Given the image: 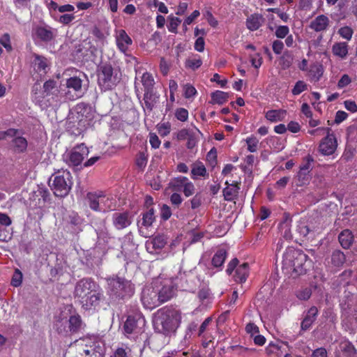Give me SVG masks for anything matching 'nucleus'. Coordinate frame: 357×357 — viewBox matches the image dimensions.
Here are the masks:
<instances>
[{"label":"nucleus","instance_id":"f257e3e1","mask_svg":"<svg viewBox=\"0 0 357 357\" xmlns=\"http://www.w3.org/2000/svg\"><path fill=\"white\" fill-rule=\"evenodd\" d=\"M75 297L82 307L89 310L98 305L102 296L100 287L93 280L85 278L79 280L75 287Z\"/></svg>","mask_w":357,"mask_h":357},{"label":"nucleus","instance_id":"f03ea898","mask_svg":"<svg viewBox=\"0 0 357 357\" xmlns=\"http://www.w3.org/2000/svg\"><path fill=\"white\" fill-rule=\"evenodd\" d=\"M310 266L308 256L301 250L290 249L284 255L283 270L293 278L305 274Z\"/></svg>","mask_w":357,"mask_h":357},{"label":"nucleus","instance_id":"7ed1b4c3","mask_svg":"<svg viewBox=\"0 0 357 357\" xmlns=\"http://www.w3.org/2000/svg\"><path fill=\"white\" fill-rule=\"evenodd\" d=\"M97 82L102 90L114 89L121 80V68L110 61H102L97 67Z\"/></svg>","mask_w":357,"mask_h":357},{"label":"nucleus","instance_id":"20e7f679","mask_svg":"<svg viewBox=\"0 0 357 357\" xmlns=\"http://www.w3.org/2000/svg\"><path fill=\"white\" fill-rule=\"evenodd\" d=\"M181 313L172 308H162L155 316L153 324L156 331L165 335L174 333L181 322Z\"/></svg>","mask_w":357,"mask_h":357},{"label":"nucleus","instance_id":"39448f33","mask_svg":"<svg viewBox=\"0 0 357 357\" xmlns=\"http://www.w3.org/2000/svg\"><path fill=\"white\" fill-rule=\"evenodd\" d=\"M95 337L87 336L75 340L72 345L77 352L76 357H104L105 349Z\"/></svg>","mask_w":357,"mask_h":357},{"label":"nucleus","instance_id":"423d86ee","mask_svg":"<svg viewBox=\"0 0 357 357\" xmlns=\"http://www.w3.org/2000/svg\"><path fill=\"white\" fill-rule=\"evenodd\" d=\"M72 185V176L70 172H58L54 176L52 190L56 197H63L68 195L71 190Z\"/></svg>","mask_w":357,"mask_h":357},{"label":"nucleus","instance_id":"0eeeda50","mask_svg":"<svg viewBox=\"0 0 357 357\" xmlns=\"http://www.w3.org/2000/svg\"><path fill=\"white\" fill-rule=\"evenodd\" d=\"M145 324V319L140 313L129 315L123 325L125 335L129 338L135 337L144 331Z\"/></svg>","mask_w":357,"mask_h":357},{"label":"nucleus","instance_id":"6e6552de","mask_svg":"<svg viewBox=\"0 0 357 357\" xmlns=\"http://www.w3.org/2000/svg\"><path fill=\"white\" fill-rule=\"evenodd\" d=\"M108 291L110 295L122 298L130 296L134 293L132 284L120 278L108 280Z\"/></svg>","mask_w":357,"mask_h":357},{"label":"nucleus","instance_id":"1a4fd4ad","mask_svg":"<svg viewBox=\"0 0 357 357\" xmlns=\"http://www.w3.org/2000/svg\"><path fill=\"white\" fill-rule=\"evenodd\" d=\"M329 128H319L315 130H310V135H316L318 132H323L327 134L326 137L321 140L319 144V150L324 155H331L335 153L337 149V140L333 134H330Z\"/></svg>","mask_w":357,"mask_h":357},{"label":"nucleus","instance_id":"9d476101","mask_svg":"<svg viewBox=\"0 0 357 357\" xmlns=\"http://www.w3.org/2000/svg\"><path fill=\"white\" fill-rule=\"evenodd\" d=\"M154 285L156 286L158 290L160 305L168 301L175 295L176 288L172 279L162 280L160 278H158L154 280Z\"/></svg>","mask_w":357,"mask_h":357},{"label":"nucleus","instance_id":"9b49d317","mask_svg":"<svg viewBox=\"0 0 357 357\" xmlns=\"http://www.w3.org/2000/svg\"><path fill=\"white\" fill-rule=\"evenodd\" d=\"M86 199L89 207L96 211L105 212L110 207L107 205L109 199L102 192H88Z\"/></svg>","mask_w":357,"mask_h":357},{"label":"nucleus","instance_id":"f8f14e48","mask_svg":"<svg viewBox=\"0 0 357 357\" xmlns=\"http://www.w3.org/2000/svg\"><path fill=\"white\" fill-rule=\"evenodd\" d=\"M239 261L237 258H234L227 265L226 272L228 275H231L235 269V274L233 278L236 282H244L248 275L249 265L248 263H243L237 267Z\"/></svg>","mask_w":357,"mask_h":357},{"label":"nucleus","instance_id":"ddd939ff","mask_svg":"<svg viewBox=\"0 0 357 357\" xmlns=\"http://www.w3.org/2000/svg\"><path fill=\"white\" fill-rule=\"evenodd\" d=\"M158 290L154 281L151 285L146 286L142 293V302L146 309L152 310L160 305Z\"/></svg>","mask_w":357,"mask_h":357},{"label":"nucleus","instance_id":"4468645a","mask_svg":"<svg viewBox=\"0 0 357 357\" xmlns=\"http://www.w3.org/2000/svg\"><path fill=\"white\" fill-rule=\"evenodd\" d=\"M67 91L65 93L66 100H75L82 96V80L78 77H72L66 80Z\"/></svg>","mask_w":357,"mask_h":357},{"label":"nucleus","instance_id":"2eb2a0df","mask_svg":"<svg viewBox=\"0 0 357 357\" xmlns=\"http://www.w3.org/2000/svg\"><path fill=\"white\" fill-rule=\"evenodd\" d=\"M89 153V151L84 144L77 145L68 154L67 163L70 166L77 167L82 164Z\"/></svg>","mask_w":357,"mask_h":357},{"label":"nucleus","instance_id":"dca6fc26","mask_svg":"<svg viewBox=\"0 0 357 357\" xmlns=\"http://www.w3.org/2000/svg\"><path fill=\"white\" fill-rule=\"evenodd\" d=\"M330 23L328 16L319 15L310 21L309 27L315 32H324L329 28Z\"/></svg>","mask_w":357,"mask_h":357},{"label":"nucleus","instance_id":"f3484780","mask_svg":"<svg viewBox=\"0 0 357 357\" xmlns=\"http://www.w3.org/2000/svg\"><path fill=\"white\" fill-rule=\"evenodd\" d=\"M211 321V318L206 319L199 329L198 335L202 337V344L204 347H207L213 339L211 328L209 327Z\"/></svg>","mask_w":357,"mask_h":357},{"label":"nucleus","instance_id":"a211bd4d","mask_svg":"<svg viewBox=\"0 0 357 357\" xmlns=\"http://www.w3.org/2000/svg\"><path fill=\"white\" fill-rule=\"evenodd\" d=\"M116 40L119 50L123 53H126L128 51L129 45L132 43L130 37L123 29L119 31Z\"/></svg>","mask_w":357,"mask_h":357},{"label":"nucleus","instance_id":"6ab92c4d","mask_svg":"<svg viewBox=\"0 0 357 357\" xmlns=\"http://www.w3.org/2000/svg\"><path fill=\"white\" fill-rule=\"evenodd\" d=\"M166 244V239L162 236H158L153 239L148 241L146 248L149 252L154 253L161 250Z\"/></svg>","mask_w":357,"mask_h":357},{"label":"nucleus","instance_id":"aec40b11","mask_svg":"<svg viewBox=\"0 0 357 357\" xmlns=\"http://www.w3.org/2000/svg\"><path fill=\"white\" fill-rule=\"evenodd\" d=\"M239 183L240 181H232L231 183L228 180L225 182V185H227L225 188V199L231 200L237 196Z\"/></svg>","mask_w":357,"mask_h":357},{"label":"nucleus","instance_id":"412c9836","mask_svg":"<svg viewBox=\"0 0 357 357\" xmlns=\"http://www.w3.org/2000/svg\"><path fill=\"white\" fill-rule=\"evenodd\" d=\"M34 33L36 36L43 42L51 41L54 36L53 31L51 28H47L44 26H37L34 29Z\"/></svg>","mask_w":357,"mask_h":357},{"label":"nucleus","instance_id":"4be33fe9","mask_svg":"<svg viewBox=\"0 0 357 357\" xmlns=\"http://www.w3.org/2000/svg\"><path fill=\"white\" fill-rule=\"evenodd\" d=\"M264 22V18L261 15L253 14L246 20V26L250 31L257 30Z\"/></svg>","mask_w":357,"mask_h":357},{"label":"nucleus","instance_id":"5701e85b","mask_svg":"<svg viewBox=\"0 0 357 357\" xmlns=\"http://www.w3.org/2000/svg\"><path fill=\"white\" fill-rule=\"evenodd\" d=\"M11 142L13 150L17 153H24L28 146V142L26 138L22 136H15Z\"/></svg>","mask_w":357,"mask_h":357},{"label":"nucleus","instance_id":"b1692460","mask_svg":"<svg viewBox=\"0 0 357 357\" xmlns=\"http://www.w3.org/2000/svg\"><path fill=\"white\" fill-rule=\"evenodd\" d=\"M159 96L154 90L144 91V101L146 108L152 111L155 105L158 102Z\"/></svg>","mask_w":357,"mask_h":357},{"label":"nucleus","instance_id":"393cba45","mask_svg":"<svg viewBox=\"0 0 357 357\" xmlns=\"http://www.w3.org/2000/svg\"><path fill=\"white\" fill-rule=\"evenodd\" d=\"M348 51V45L345 42H337L333 45L332 52L333 55L341 59L347 58Z\"/></svg>","mask_w":357,"mask_h":357},{"label":"nucleus","instance_id":"a878e982","mask_svg":"<svg viewBox=\"0 0 357 357\" xmlns=\"http://www.w3.org/2000/svg\"><path fill=\"white\" fill-rule=\"evenodd\" d=\"M317 313L318 310L316 307L313 306L309 309L307 314L301 323L302 330L306 331L310 328L312 323L315 321Z\"/></svg>","mask_w":357,"mask_h":357},{"label":"nucleus","instance_id":"bb28decb","mask_svg":"<svg viewBox=\"0 0 357 357\" xmlns=\"http://www.w3.org/2000/svg\"><path fill=\"white\" fill-rule=\"evenodd\" d=\"M338 239L342 247L348 249L354 241V235L349 229H344L339 234Z\"/></svg>","mask_w":357,"mask_h":357},{"label":"nucleus","instance_id":"cd10ccee","mask_svg":"<svg viewBox=\"0 0 357 357\" xmlns=\"http://www.w3.org/2000/svg\"><path fill=\"white\" fill-rule=\"evenodd\" d=\"M206 175V169L202 162L197 160L192 163L191 169L192 178L197 179L199 176L205 177Z\"/></svg>","mask_w":357,"mask_h":357},{"label":"nucleus","instance_id":"c85d7f7f","mask_svg":"<svg viewBox=\"0 0 357 357\" xmlns=\"http://www.w3.org/2000/svg\"><path fill=\"white\" fill-rule=\"evenodd\" d=\"M286 114L287 112L284 109H272L266 112L265 116L269 121L278 122L284 120Z\"/></svg>","mask_w":357,"mask_h":357},{"label":"nucleus","instance_id":"c756f323","mask_svg":"<svg viewBox=\"0 0 357 357\" xmlns=\"http://www.w3.org/2000/svg\"><path fill=\"white\" fill-rule=\"evenodd\" d=\"M296 238L306 237L308 234H314V231L307 225H294L293 228Z\"/></svg>","mask_w":357,"mask_h":357},{"label":"nucleus","instance_id":"7c9ffc66","mask_svg":"<svg viewBox=\"0 0 357 357\" xmlns=\"http://www.w3.org/2000/svg\"><path fill=\"white\" fill-rule=\"evenodd\" d=\"M33 68L38 73H46V68H47V61L44 56L36 55L33 60Z\"/></svg>","mask_w":357,"mask_h":357},{"label":"nucleus","instance_id":"2f4dec72","mask_svg":"<svg viewBox=\"0 0 357 357\" xmlns=\"http://www.w3.org/2000/svg\"><path fill=\"white\" fill-rule=\"evenodd\" d=\"M340 347L342 351L347 357H354V356L357 354V350L353 344L348 340L342 342L340 344Z\"/></svg>","mask_w":357,"mask_h":357},{"label":"nucleus","instance_id":"473e14b6","mask_svg":"<svg viewBox=\"0 0 357 357\" xmlns=\"http://www.w3.org/2000/svg\"><path fill=\"white\" fill-rule=\"evenodd\" d=\"M202 65V60L199 55H195L185 61V67L192 70H196Z\"/></svg>","mask_w":357,"mask_h":357},{"label":"nucleus","instance_id":"72a5a7b5","mask_svg":"<svg viewBox=\"0 0 357 357\" xmlns=\"http://www.w3.org/2000/svg\"><path fill=\"white\" fill-rule=\"evenodd\" d=\"M57 91L56 82L53 79L46 81L43 84V97L48 96Z\"/></svg>","mask_w":357,"mask_h":357},{"label":"nucleus","instance_id":"f704fd0d","mask_svg":"<svg viewBox=\"0 0 357 357\" xmlns=\"http://www.w3.org/2000/svg\"><path fill=\"white\" fill-rule=\"evenodd\" d=\"M142 83L144 91L153 90L155 82L151 73L146 72L142 75Z\"/></svg>","mask_w":357,"mask_h":357},{"label":"nucleus","instance_id":"c9c22d12","mask_svg":"<svg viewBox=\"0 0 357 357\" xmlns=\"http://www.w3.org/2000/svg\"><path fill=\"white\" fill-rule=\"evenodd\" d=\"M310 160L308 161L301 166L300 170L298 173V177L300 180H302L301 184H305L306 181H307L308 178L307 177V174L310 172Z\"/></svg>","mask_w":357,"mask_h":357},{"label":"nucleus","instance_id":"e433bc0d","mask_svg":"<svg viewBox=\"0 0 357 357\" xmlns=\"http://www.w3.org/2000/svg\"><path fill=\"white\" fill-rule=\"evenodd\" d=\"M63 321L68 323L69 329L72 332L77 331L81 325V319L79 316H71L68 321L62 319L61 322Z\"/></svg>","mask_w":357,"mask_h":357},{"label":"nucleus","instance_id":"4c0bfd02","mask_svg":"<svg viewBox=\"0 0 357 357\" xmlns=\"http://www.w3.org/2000/svg\"><path fill=\"white\" fill-rule=\"evenodd\" d=\"M345 259L344 254L340 250H335L332 254L331 261L336 266L342 265L344 263Z\"/></svg>","mask_w":357,"mask_h":357},{"label":"nucleus","instance_id":"58836bf2","mask_svg":"<svg viewBox=\"0 0 357 357\" xmlns=\"http://www.w3.org/2000/svg\"><path fill=\"white\" fill-rule=\"evenodd\" d=\"M168 19L169 24H167V29L169 31L173 33H177L178 26L181 24V20L178 17L172 15H169Z\"/></svg>","mask_w":357,"mask_h":357},{"label":"nucleus","instance_id":"ea45409f","mask_svg":"<svg viewBox=\"0 0 357 357\" xmlns=\"http://www.w3.org/2000/svg\"><path fill=\"white\" fill-rule=\"evenodd\" d=\"M293 56L289 52H285L280 59V65L283 70L289 68L293 63Z\"/></svg>","mask_w":357,"mask_h":357},{"label":"nucleus","instance_id":"a19ab883","mask_svg":"<svg viewBox=\"0 0 357 357\" xmlns=\"http://www.w3.org/2000/svg\"><path fill=\"white\" fill-rule=\"evenodd\" d=\"M148 162V155L144 152H139L136 157L135 164L137 167L141 169L144 170L146 167Z\"/></svg>","mask_w":357,"mask_h":357},{"label":"nucleus","instance_id":"79ce46f5","mask_svg":"<svg viewBox=\"0 0 357 357\" xmlns=\"http://www.w3.org/2000/svg\"><path fill=\"white\" fill-rule=\"evenodd\" d=\"M10 225H0V241H7L11 238L12 232L9 228Z\"/></svg>","mask_w":357,"mask_h":357},{"label":"nucleus","instance_id":"37998d69","mask_svg":"<svg viewBox=\"0 0 357 357\" xmlns=\"http://www.w3.org/2000/svg\"><path fill=\"white\" fill-rule=\"evenodd\" d=\"M110 357H132V356L128 347H119L114 351Z\"/></svg>","mask_w":357,"mask_h":357},{"label":"nucleus","instance_id":"c03bdc74","mask_svg":"<svg viewBox=\"0 0 357 357\" xmlns=\"http://www.w3.org/2000/svg\"><path fill=\"white\" fill-rule=\"evenodd\" d=\"M248 150L251 153H255L257 151L259 147V139L254 136L248 137L245 139Z\"/></svg>","mask_w":357,"mask_h":357},{"label":"nucleus","instance_id":"a18cd8bd","mask_svg":"<svg viewBox=\"0 0 357 357\" xmlns=\"http://www.w3.org/2000/svg\"><path fill=\"white\" fill-rule=\"evenodd\" d=\"M23 275L20 270L16 268L11 279V285L15 287H20L22 283Z\"/></svg>","mask_w":357,"mask_h":357},{"label":"nucleus","instance_id":"49530a36","mask_svg":"<svg viewBox=\"0 0 357 357\" xmlns=\"http://www.w3.org/2000/svg\"><path fill=\"white\" fill-rule=\"evenodd\" d=\"M211 100L209 101L210 104L212 105H221L223 104V91H215L213 92L211 95Z\"/></svg>","mask_w":357,"mask_h":357},{"label":"nucleus","instance_id":"de8ad7c7","mask_svg":"<svg viewBox=\"0 0 357 357\" xmlns=\"http://www.w3.org/2000/svg\"><path fill=\"white\" fill-rule=\"evenodd\" d=\"M279 229L286 240H291L295 236L291 232L290 225H280Z\"/></svg>","mask_w":357,"mask_h":357},{"label":"nucleus","instance_id":"09e8293b","mask_svg":"<svg viewBox=\"0 0 357 357\" xmlns=\"http://www.w3.org/2000/svg\"><path fill=\"white\" fill-rule=\"evenodd\" d=\"M338 33L342 38L350 40L352 38L354 31L351 27L345 26L339 29Z\"/></svg>","mask_w":357,"mask_h":357},{"label":"nucleus","instance_id":"8fccbe9b","mask_svg":"<svg viewBox=\"0 0 357 357\" xmlns=\"http://www.w3.org/2000/svg\"><path fill=\"white\" fill-rule=\"evenodd\" d=\"M206 161L212 167L217 165V149L215 147H213L207 153Z\"/></svg>","mask_w":357,"mask_h":357},{"label":"nucleus","instance_id":"3c124183","mask_svg":"<svg viewBox=\"0 0 357 357\" xmlns=\"http://www.w3.org/2000/svg\"><path fill=\"white\" fill-rule=\"evenodd\" d=\"M188 181V178L185 176H179L174 179L172 183V188L174 190H181V188L184 187L185 183Z\"/></svg>","mask_w":357,"mask_h":357},{"label":"nucleus","instance_id":"603ef678","mask_svg":"<svg viewBox=\"0 0 357 357\" xmlns=\"http://www.w3.org/2000/svg\"><path fill=\"white\" fill-rule=\"evenodd\" d=\"M310 75L316 80H319L323 75V68L320 65H314L311 66L310 70Z\"/></svg>","mask_w":357,"mask_h":357},{"label":"nucleus","instance_id":"864d4df0","mask_svg":"<svg viewBox=\"0 0 357 357\" xmlns=\"http://www.w3.org/2000/svg\"><path fill=\"white\" fill-rule=\"evenodd\" d=\"M143 222L142 223H153L155 220V211L153 208L147 209L143 213Z\"/></svg>","mask_w":357,"mask_h":357},{"label":"nucleus","instance_id":"5fc2aeb1","mask_svg":"<svg viewBox=\"0 0 357 357\" xmlns=\"http://www.w3.org/2000/svg\"><path fill=\"white\" fill-rule=\"evenodd\" d=\"M197 94L196 89L190 84L183 86V96L185 98H191Z\"/></svg>","mask_w":357,"mask_h":357},{"label":"nucleus","instance_id":"6e6d98bb","mask_svg":"<svg viewBox=\"0 0 357 357\" xmlns=\"http://www.w3.org/2000/svg\"><path fill=\"white\" fill-rule=\"evenodd\" d=\"M158 131L162 137L168 135L171 131L170 123L169 122L159 123L158 125Z\"/></svg>","mask_w":357,"mask_h":357},{"label":"nucleus","instance_id":"4d7b16f0","mask_svg":"<svg viewBox=\"0 0 357 357\" xmlns=\"http://www.w3.org/2000/svg\"><path fill=\"white\" fill-rule=\"evenodd\" d=\"M307 85L303 81H298L295 84L291 92L293 95L297 96L301 93L303 91L307 90Z\"/></svg>","mask_w":357,"mask_h":357},{"label":"nucleus","instance_id":"13d9d810","mask_svg":"<svg viewBox=\"0 0 357 357\" xmlns=\"http://www.w3.org/2000/svg\"><path fill=\"white\" fill-rule=\"evenodd\" d=\"M255 162V157L252 155H249L245 158V165L243 170L246 173H252L253 164Z\"/></svg>","mask_w":357,"mask_h":357},{"label":"nucleus","instance_id":"bf43d9fd","mask_svg":"<svg viewBox=\"0 0 357 357\" xmlns=\"http://www.w3.org/2000/svg\"><path fill=\"white\" fill-rule=\"evenodd\" d=\"M175 116L178 120L185 122L188 119V111L185 108H178L175 112Z\"/></svg>","mask_w":357,"mask_h":357},{"label":"nucleus","instance_id":"052dcab7","mask_svg":"<svg viewBox=\"0 0 357 357\" xmlns=\"http://www.w3.org/2000/svg\"><path fill=\"white\" fill-rule=\"evenodd\" d=\"M312 295V289L310 287H305L298 291L296 296L300 300H308Z\"/></svg>","mask_w":357,"mask_h":357},{"label":"nucleus","instance_id":"680f3d73","mask_svg":"<svg viewBox=\"0 0 357 357\" xmlns=\"http://www.w3.org/2000/svg\"><path fill=\"white\" fill-rule=\"evenodd\" d=\"M212 264L215 267H220L223 264V252L222 250L217 252L212 259Z\"/></svg>","mask_w":357,"mask_h":357},{"label":"nucleus","instance_id":"e2e57ef3","mask_svg":"<svg viewBox=\"0 0 357 357\" xmlns=\"http://www.w3.org/2000/svg\"><path fill=\"white\" fill-rule=\"evenodd\" d=\"M20 132L18 129L8 128L5 131H0V141L5 139L7 137H15Z\"/></svg>","mask_w":357,"mask_h":357},{"label":"nucleus","instance_id":"0e129e2a","mask_svg":"<svg viewBox=\"0 0 357 357\" xmlns=\"http://www.w3.org/2000/svg\"><path fill=\"white\" fill-rule=\"evenodd\" d=\"M231 349H232L233 350H235L238 355H241V356H243L245 357L247 356V354L248 353L252 352L255 350L254 349H249V348L243 347L238 346V345L231 347Z\"/></svg>","mask_w":357,"mask_h":357},{"label":"nucleus","instance_id":"69168bd1","mask_svg":"<svg viewBox=\"0 0 357 357\" xmlns=\"http://www.w3.org/2000/svg\"><path fill=\"white\" fill-rule=\"evenodd\" d=\"M171 215H172V211H171L169 206H168L166 204H163L160 208L161 218L164 221H166L171 217Z\"/></svg>","mask_w":357,"mask_h":357},{"label":"nucleus","instance_id":"338daca9","mask_svg":"<svg viewBox=\"0 0 357 357\" xmlns=\"http://www.w3.org/2000/svg\"><path fill=\"white\" fill-rule=\"evenodd\" d=\"M289 32L287 26H279L275 30V36L279 38H284Z\"/></svg>","mask_w":357,"mask_h":357},{"label":"nucleus","instance_id":"774afa93","mask_svg":"<svg viewBox=\"0 0 357 357\" xmlns=\"http://www.w3.org/2000/svg\"><path fill=\"white\" fill-rule=\"evenodd\" d=\"M195 190L194 184L190 181H188L184 185L183 191L185 197H190L194 194Z\"/></svg>","mask_w":357,"mask_h":357}]
</instances>
